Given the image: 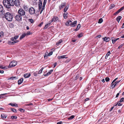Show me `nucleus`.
Listing matches in <instances>:
<instances>
[{"label": "nucleus", "instance_id": "nucleus-27", "mask_svg": "<svg viewBox=\"0 0 124 124\" xmlns=\"http://www.w3.org/2000/svg\"><path fill=\"white\" fill-rule=\"evenodd\" d=\"M80 24H78V25L77 28L75 30V31H77L80 28Z\"/></svg>", "mask_w": 124, "mask_h": 124}, {"label": "nucleus", "instance_id": "nucleus-33", "mask_svg": "<svg viewBox=\"0 0 124 124\" xmlns=\"http://www.w3.org/2000/svg\"><path fill=\"white\" fill-rule=\"evenodd\" d=\"M43 68H42L38 72V74L41 73L42 72V70Z\"/></svg>", "mask_w": 124, "mask_h": 124}, {"label": "nucleus", "instance_id": "nucleus-41", "mask_svg": "<svg viewBox=\"0 0 124 124\" xmlns=\"http://www.w3.org/2000/svg\"><path fill=\"white\" fill-rule=\"evenodd\" d=\"M67 14L66 13H64L63 17L64 19H66L67 18Z\"/></svg>", "mask_w": 124, "mask_h": 124}, {"label": "nucleus", "instance_id": "nucleus-50", "mask_svg": "<svg viewBox=\"0 0 124 124\" xmlns=\"http://www.w3.org/2000/svg\"><path fill=\"white\" fill-rule=\"evenodd\" d=\"M124 9V6L122 7L121 8L119 9V10H120V11H121L122 10Z\"/></svg>", "mask_w": 124, "mask_h": 124}, {"label": "nucleus", "instance_id": "nucleus-15", "mask_svg": "<svg viewBox=\"0 0 124 124\" xmlns=\"http://www.w3.org/2000/svg\"><path fill=\"white\" fill-rule=\"evenodd\" d=\"M42 2L40 0H39L38 2L39 8V9H41L42 5Z\"/></svg>", "mask_w": 124, "mask_h": 124}, {"label": "nucleus", "instance_id": "nucleus-35", "mask_svg": "<svg viewBox=\"0 0 124 124\" xmlns=\"http://www.w3.org/2000/svg\"><path fill=\"white\" fill-rule=\"evenodd\" d=\"M74 115L71 116L70 117L68 118V119L69 120H71L74 118Z\"/></svg>", "mask_w": 124, "mask_h": 124}, {"label": "nucleus", "instance_id": "nucleus-45", "mask_svg": "<svg viewBox=\"0 0 124 124\" xmlns=\"http://www.w3.org/2000/svg\"><path fill=\"white\" fill-rule=\"evenodd\" d=\"M83 36V34L82 33H80L78 35V37L79 38H81Z\"/></svg>", "mask_w": 124, "mask_h": 124}, {"label": "nucleus", "instance_id": "nucleus-4", "mask_svg": "<svg viewBox=\"0 0 124 124\" xmlns=\"http://www.w3.org/2000/svg\"><path fill=\"white\" fill-rule=\"evenodd\" d=\"M77 22V21H75L72 23L71 21L69 20L65 24L67 26L70 25L71 27H74L76 26Z\"/></svg>", "mask_w": 124, "mask_h": 124}, {"label": "nucleus", "instance_id": "nucleus-39", "mask_svg": "<svg viewBox=\"0 0 124 124\" xmlns=\"http://www.w3.org/2000/svg\"><path fill=\"white\" fill-rule=\"evenodd\" d=\"M120 12H121L120 10L119 9L117 12H116L115 13H114V15H116L119 13Z\"/></svg>", "mask_w": 124, "mask_h": 124}, {"label": "nucleus", "instance_id": "nucleus-11", "mask_svg": "<svg viewBox=\"0 0 124 124\" xmlns=\"http://www.w3.org/2000/svg\"><path fill=\"white\" fill-rule=\"evenodd\" d=\"M121 81V80L117 81L115 82L114 83L112 84H111V87L112 88V89L114 88L116 86V85L118 84Z\"/></svg>", "mask_w": 124, "mask_h": 124}, {"label": "nucleus", "instance_id": "nucleus-8", "mask_svg": "<svg viewBox=\"0 0 124 124\" xmlns=\"http://www.w3.org/2000/svg\"><path fill=\"white\" fill-rule=\"evenodd\" d=\"M13 6L15 5L16 7H18L20 5V2L19 0H13Z\"/></svg>", "mask_w": 124, "mask_h": 124}, {"label": "nucleus", "instance_id": "nucleus-1", "mask_svg": "<svg viewBox=\"0 0 124 124\" xmlns=\"http://www.w3.org/2000/svg\"><path fill=\"white\" fill-rule=\"evenodd\" d=\"M3 3L4 6L7 8L13 6V0H3Z\"/></svg>", "mask_w": 124, "mask_h": 124}, {"label": "nucleus", "instance_id": "nucleus-31", "mask_svg": "<svg viewBox=\"0 0 124 124\" xmlns=\"http://www.w3.org/2000/svg\"><path fill=\"white\" fill-rule=\"evenodd\" d=\"M68 8V6H66L65 8L64 9V12H66V11L67 10V9Z\"/></svg>", "mask_w": 124, "mask_h": 124}, {"label": "nucleus", "instance_id": "nucleus-40", "mask_svg": "<svg viewBox=\"0 0 124 124\" xmlns=\"http://www.w3.org/2000/svg\"><path fill=\"white\" fill-rule=\"evenodd\" d=\"M33 75L34 76H36L38 74V71H36V72H34L33 73Z\"/></svg>", "mask_w": 124, "mask_h": 124}, {"label": "nucleus", "instance_id": "nucleus-52", "mask_svg": "<svg viewBox=\"0 0 124 124\" xmlns=\"http://www.w3.org/2000/svg\"><path fill=\"white\" fill-rule=\"evenodd\" d=\"M117 78H115V79L112 82V84H113V83L114 82L117 80Z\"/></svg>", "mask_w": 124, "mask_h": 124}, {"label": "nucleus", "instance_id": "nucleus-10", "mask_svg": "<svg viewBox=\"0 0 124 124\" xmlns=\"http://www.w3.org/2000/svg\"><path fill=\"white\" fill-rule=\"evenodd\" d=\"M5 12L3 10V7L1 5H0V14L2 16L4 15Z\"/></svg>", "mask_w": 124, "mask_h": 124}, {"label": "nucleus", "instance_id": "nucleus-30", "mask_svg": "<svg viewBox=\"0 0 124 124\" xmlns=\"http://www.w3.org/2000/svg\"><path fill=\"white\" fill-rule=\"evenodd\" d=\"M17 118V117L16 116H12L11 117V118L12 119H16Z\"/></svg>", "mask_w": 124, "mask_h": 124}, {"label": "nucleus", "instance_id": "nucleus-62", "mask_svg": "<svg viewBox=\"0 0 124 124\" xmlns=\"http://www.w3.org/2000/svg\"><path fill=\"white\" fill-rule=\"evenodd\" d=\"M4 71L3 70H0V73H4Z\"/></svg>", "mask_w": 124, "mask_h": 124}, {"label": "nucleus", "instance_id": "nucleus-13", "mask_svg": "<svg viewBox=\"0 0 124 124\" xmlns=\"http://www.w3.org/2000/svg\"><path fill=\"white\" fill-rule=\"evenodd\" d=\"M119 38H117L116 39L114 37H112V38L110 40H111L112 42V43L113 44L115 43L117 41V40H119Z\"/></svg>", "mask_w": 124, "mask_h": 124}, {"label": "nucleus", "instance_id": "nucleus-28", "mask_svg": "<svg viewBox=\"0 0 124 124\" xmlns=\"http://www.w3.org/2000/svg\"><path fill=\"white\" fill-rule=\"evenodd\" d=\"M32 34V33L30 32L29 31H27L26 33V35H31Z\"/></svg>", "mask_w": 124, "mask_h": 124}, {"label": "nucleus", "instance_id": "nucleus-36", "mask_svg": "<svg viewBox=\"0 0 124 124\" xmlns=\"http://www.w3.org/2000/svg\"><path fill=\"white\" fill-rule=\"evenodd\" d=\"M11 110L13 112L16 113V109L12 108H11Z\"/></svg>", "mask_w": 124, "mask_h": 124}, {"label": "nucleus", "instance_id": "nucleus-19", "mask_svg": "<svg viewBox=\"0 0 124 124\" xmlns=\"http://www.w3.org/2000/svg\"><path fill=\"white\" fill-rule=\"evenodd\" d=\"M23 8L24 10L26 11H28V7H27V6L26 5H24L23 6Z\"/></svg>", "mask_w": 124, "mask_h": 124}, {"label": "nucleus", "instance_id": "nucleus-12", "mask_svg": "<svg viewBox=\"0 0 124 124\" xmlns=\"http://www.w3.org/2000/svg\"><path fill=\"white\" fill-rule=\"evenodd\" d=\"M52 21L54 22H58L59 21V18L57 16H54L52 18Z\"/></svg>", "mask_w": 124, "mask_h": 124}, {"label": "nucleus", "instance_id": "nucleus-44", "mask_svg": "<svg viewBox=\"0 0 124 124\" xmlns=\"http://www.w3.org/2000/svg\"><path fill=\"white\" fill-rule=\"evenodd\" d=\"M3 32H0V39L1 38L2 36H3Z\"/></svg>", "mask_w": 124, "mask_h": 124}, {"label": "nucleus", "instance_id": "nucleus-32", "mask_svg": "<svg viewBox=\"0 0 124 124\" xmlns=\"http://www.w3.org/2000/svg\"><path fill=\"white\" fill-rule=\"evenodd\" d=\"M103 21V19L102 18L100 19L99 20L98 23H101Z\"/></svg>", "mask_w": 124, "mask_h": 124}, {"label": "nucleus", "instance_id": "nucleus-48", "mask_svg": "<svg viewBox=\"0 0 124 124\" xmlns=\"http://www.w3.org/2000/svg\"><path fill=\"white\" fill-rule=\"evenodd\" d=\"M29 20L31 23H32L33 22V20L32 19H29Z\"/></svg>", "mask_w": 124, "mask_h": 124}, {"label": "nucleus", "instance_id": "nucleus-64", "mask_svg": "<svg viewBox=\"0 0 124 124\" xmlns=\"http://www.w3.org/2000/svg\"><path fill=\"white\" fill-rule=\"evenodd\" d=\"M121 28H124V23L123 24L122 26L121 27Z\"/></svg>", "mask_w": 124, "mask_h": 124}, {"label": "nucleus", "instance_id": "nucleus-37", "mask_svg": "<svg viewBox=\"0 0 124 124\" xmlns=\"http://www.w3.org/2000/svg\"><path fill=\"white\" fill-rule=\"evenodd\" d=\"M17 78V77H11L10 78V79L13 80L14 79H16Z\"/></svg>", "mask_w": 124, "mask_h": 124}, {"label": "nucleus", "instance_id": "nucleus-16", "mask_svg": "<svg viewBox=\"0 0 124 124\" xmlns=\"http://www.w3.org/2000/svg\"><path fill=\"white\" fill-rule=\"evenodd\" d=\"M102 39L104 41L106 42H108L110 40L109 38L106 37L102 38Z\"/></svg>", "mask_w": 124, "mask_h": 124}, {"label": "nucleus", "instance_id": "nucleus-20", "mask_svg": "<svg viewBox=\"0 0 124 124\" xmlns=\"http://www.w3.org/2000/svg\"><path fill=\"white\" fill-rule=\"evenodd\" d=\"M66 56V55H63L62 56H59L58 57V59H63L64 58H67V57H65Z\"/></svg>", "mask_w": 124, "mask_h": 124}, {"label": "nucleus", "instance_id": "nucleus-55", "mask_svg": "<svg viewBox=\"0 0 124 124\" xmlns=\"http://www.w3.org/2000/svg\"><path fill=\"white\" fill-rule=\"evenodd\" d=\"M119 102L118 101L117 103H115L114 104V106H116L118 104V103Z\"/></svg>", "mask_w": 124, "mask_h": 124}, {"label": "nucleus", "instance_id": "nucleus-34", "mask_svg": "<svg viewBox=\"0 0 124 124\" xmlns=\"http://www.w3.org/2000/svg\"><path fill=\"white\" fill-rule=\"evenodd\" d=\"M49 24L48 23L46 24L44 27V29H46L47 28Z\"/></svg>", "mask_w": 124, "mask_h": 124}, {"label": "nucleus", "instance_id": "nucleus-25", "mask_svg": "<svg viewBox=\"0 0 124 124\" xmlns=\"http://www.w3.org/2000/svg\"><path fill=\"white\" fill-rule=\"evenodd\" d=\"M122 18V17L121 16H118L116 18V20L118 23H119V21Z\"/></svg>", "mask_w": 124, "mask_h": 124}, {"label": "nucleus", "instance_id": "nucleus-7", "mask_svg": "<svg viewBox=\"0 0 124 124\" xmlns=\"http://www.w3.org/2000/svg\"><path fill=\"white\" fill-rule=\"evenodd\" d=\"M29 14L31 15H32L35 13V10L34 8L31 7L29 9Z\"/></svg>", "mask_w": 124, "mask_h": 124}, {"label": "nucleus", "instance_id": "nucleus-6", "mask_svg": "<svg viewBox=\"0 0 124 124\" xmlns=\"http://www.w3.org/2000/svg\"><path fill=\"white\" fill-rule=\"evenodd\" d=\"M17 62L16 61H12L9 64V68L13 67L15 66L17 64Z\"/></svg>", "mask_w": 124, "mask_h": 124}, {"label": "nucleus", "instance_id": "nucleus-54", "mask_svg": "<svg viewBox=\"0 0 124 124\" xmlns=\"http://www.w3.org/2000/svg\"><path fill=\"white\" fill-rule=\"evenodd\" d=\"M53 22V21H52V20L51 21H49V23H48L49 24V25H50V24Z\"/></svg>", "mask_w": 124, "mask_h": 124}, {"label": "nucleus", "instance_id": "nucleus-49", "mask_svg": "<svg viewBox=\"0 0 124 124\" xmlns=\"http://www.w3.org/2000/svg\"><path fill=\"white\" fill-rule=\"evenodd\" d=\"M123 100H124V98L123 97L120 100L119 102H122L123 101H124Z\"/></svg>", "mask_w": 124, "mask_h": 124}, {"label": "nucleus", "instance_id": "nucleus-18", "mask_svg": "<svg viewBox=\"0 0 124 124\" xmlns=\"http://www.w3.org/2000/svg\"><path fill=\"white\" fill-rule=\"evenodd\" d=\"M30 75L31 74L30 73H28L24 74V77L25 78L29 77L30 76Z\"/></svg>", "mask_w": 124, "mask_h": 124}, {"label": "nucleus", "instance_id": "nucleus-46", "mask_svg": "<svg viewBox=\"0 0 124 124\" xmlns=\"http://www.w3.org/2000/svg\"><path fill=\"white\" fill-rule=\"evenodd\" d=\"M109 78L108 77L106 78H105V80L106 82H108L109 80Z\"/></svg>", "mask_w": 124, "mask_h": 124}, {"label": "nucleus", "instance_id": "nucleus-56", "mask_svg": "<svg viewBox=\"0 0 124 124\" xmlns=\"http://www.w3.org/2000/svg\"><path fill=\"white\" fill-rule=\"evenodd\" d=\"M53 99V98H52V99H48L47 100L49 101H51Z\"/></svg>", "mask_w": 124, "mask_h": 124}, {"label": "nucleus", "instance_id": "nucleus-42", "mask_svg": "<svg viewBox=\"0 0 124 124\" xmlns=\"http://www.w3.org/2000/svg\"><path fill=\"white\" fill-rule=\"evenodd\" d=\"M26 106H29L30 107L32 106L33 105V104L31 103H30L26 104Z\"/></svg>", "mask_w": 124, "mask_h": 124}, {"label": "nucleus", "instance_id": "nucleus-24", "mask_svg": "<svg viewBox=\"0 0 124 124\" xmlns=\"http://www.w3.org/2000/svg\"><path fill=\"white\" fill-rule=\"evenodd\" d=\"M110 54V52L109 51L107 53L106 55L105 58L106 59H107L108 56L109 55V54Z\"/></svg>", "mask_w": 124, "mask_h": 124}, {"label": "nucleus", "instance_id": "nucleus-21", "mask_svg": "<svg viewBox=\"0 0 124 124\" xmlns=\"http://www.w3.org/2000/svg\"><path fill=\"white\" fill-rule=\"evenodd\" d=\"M65 3H62L61 4V5L60 7L59 8L60 9H61L65 7Z\"/></svg>", "mask_w": 124, "mask_h": 124}, {"label": "nucleus", "instance_id": "nucleus-51", "mask_svg": "<svg viewBox=\"0 0 124 124\" xmlns=\"http://www.w3.org/2000/svg\"><path fill=\"white\" fill-rule=\"evenodd\" d=\"M0 68L1 69H6V68L5 67H2V65H0Z\"/></svg>", "mask_w": 124, "mask_h": 124}, {"label": "nucleus", "instance_id": "nucleus-63", "mask_svg": "<svg viewBox=\"0 0 124 124\" xmlns=\"http://www.w3.org/2000/svg\"><path fill=\"white\" fill-rule=\"evenodd\" d=\"M62 122L61 121L57 123V124H62Z\"/></svg>", "mask_w": 124, "mask_h": 124}, {"label": "nucleus", "instance_id": "nucleus-58", "mask_svg": "<svg viewBox=\"0 0 124 124\" xmlns=\"http://www.w3.org/2000/svg\"><path fill=\"white\" fill-rule=\"evenodd\" d=\"M56 65H57V62H55V63H54V67H55L56 66Z\"/></svg>", "mask_w": 124, "mask_h": 124}, {"label": "nucleus", "instance_id": "nucleus-3", "mask_svg": "<svg viewBox=\"0 0 124 124\" xmlns=\"http://www.w3.org/2000/svg\"><path fill=\"white\" fill-rule=\"evenodd\" d=\"M4 15L5 18L8 21H11L12 20L13 17L10 13H6Z\"/></svg>", "mask_w": 124, "mask_h": 124}, {"label": "nucleus", "instance_id": "nucleus-5", "mask_svg": "<svg viewBox=\"0 0 124 124\" xmlns=\"http://www.w3.org/2000/svg\"><path fill=\"white\" fill-rule=\"evenodd\" d=\"M18 12L19 14L21 16H24L25 13V11L22 9L21 8H20L18 10Z\"/></svg>", "mask_w": 124, "mask_h": 124}, {"label": "nucleus", "instance_id": "nucleus-29", "mask_svg": "<svg viewBox=\"0 0 124 124\" xmlns=\"http://www.w3.org/2000/svg\"><path fill=\"white\" fill-rule=\"evenodd\" d=\"M18 110L22 112H23L25 111V110L23 109L19 108Z\"/></svg>", "mask_w": 124, "mask_h": 124}, {"label": "nucleus", "instance_id": "nucleus-60", "mask_svg": "<svg viewBox=\"0 0 124 124\" xmlns=\"http://www.w3.org/2000/svg\"><path fill=\"white\" fill-rule=\"evenodd\" d=\"M118 106H121L122 105V104L121 103H118Z\"/></svg>", "mask_w": 124, "mask_h": 124}, {"label": "nucleus", "instance_id": "nucleus-53", "mask_svg": "<svg viewBox=\"0 0 124 124\" xmlns=\"http://www.w3.org/2000/svg\"><path fill=\"white\" fill-rule=\"evenodd\" d=\"M43 24V22H42L38 26L39 27H41L42 25Z\"/></svg>", "mask_w": 124, "mask_h": 124}, {"label": "nucleus", "instance_id": "nucleus-23", "mask_svg": "<svg viewBox=\"0 0 124 124\" xmlns=\"http://www.w3.org/2000/svg\"><path fill=\"white\" fill-rule=\"evenodd\" d=\"M62 42V39H60L56 43V45L57 46H58Z\"/></svg>", "mask_w": 124, "mask_h": 124}, {"label": "nucleus", "instance_id": "nucleus-2", "mask_svg": "<svg viewBox=\"0 0 124 124\" xmlns=\"http://www.w3.org/2000/svg\"><path fill=\"white\" fill-rule=\"evenodd\" d=\"M19 37L18 35H16L14 37H12L11 38V41H8V42L9 44L11 45H13L19 42L18 40H17L16 39H17Z\"/></svg>", "mask_w": 124, "mask_h": 124}, {"label": "nucleus", "instance_id": "nucleus-14", "mask_svg": "<svg viewBox=\"0 0 124 124\" xmlns=\"http://www.w3.org/2000/svg\"><path fill=\"white\" fill-rule=\"evenodd\" d=\"M53 70H50L47 73L44 75L45 76H47L48 75H50L51 73L53 72Z\"/></svg>", "mask_w": 124, "mask_h": 124}, {"label": "nucleus", "instance_id": "nucleus-43", "mask_svg": "<svg viewBox=\"0 0 124 124\" xmlns=\"http://www.w3.org/2000/svg\"><path fill=\"white\" fill-rule=\"evenodd\" d=\"M15 104L16 103H9L8 104L9 105H11L12 106H15Z\"/></svg>", "mask_w": 124, "mask_h": 124}, {"label": "nucleus", "instance_id": "nucleus-47", "mask_svg": "<svg viewBox=\"0 0 124 124\" xmlns=\"http://www.w3.org/2000/svg\"><path fill=\"white\" fill-rule=\"evenodd\" d=\"M53 54V52L51 51L47 55V56H50L52 55Z\"/></svg>", "mask_w": 124, "mask_h": 124}, {"label": "nucleus", "instance_id": "nucleus-59", "mask_svg": "<svg viewBox=\"0 0 124 124\" xmlns=\"http://www.w3.org/2000/svg\"><path fill=\"white\" fill-rule=\"evenodd\" d=\"M114 107H112L109 110V111H111L114 108Z\"/></svg>", "mask_w": 124, "mask_h": 124}, {"label": "nucleus", "instance_id": "nucleus-61", "mask_svg": "<svg viewBox=\"0 0 124 124\" xmlns=\"http://www.w3.org/2000/svg\"><path fill=\"white\" fill-rule=\"evenodd\" d=\"M119 93H117L116 96V98L117 97H118V96L119 95Z\"/></svg>", "mask_w": 124, "mask_h": 124}, {"label": "nucleus", "instance_id": "nucleus-26", "mask_svg": "<svg viewBox=\"0 0 124 124\" xmlns=\"http://www.w3.org/2000/svg\"><path fill=\"white\" fill-rule=\"evenodd\" d=\"M1 117L2 118H6L7 117V116L5 115L4 114H1Z\"/></svg>", "mask_w": 124, "mask_h": 124}, {"label": "nucleus", "instance_id": "nucleus-38", "mask_svg": "<svg viewBox=\"0 0 124 124\" xmlns=\"http://www.w3.org/2000/svg\"><path fill=\"white\" fill-rule=\"evenodd\" d=\"M115 6V5L114 4H111L109 8L110 9H111L113 8Z\"/></svg>", "mask_w": 124, "mask_h": 124}, {"label": "nucleus", "instance_id": "nucleus-17", "mask_svg": "<svg viewBox=\"0 0 124 124\" xmlns=\"http://www.w3.org/2000/svg\"><path fill=\"white\" fill-rule=\"evenodd\" d=\"M23 78H22L21 79H19L18 81V83L19 85L21 84L23 82Z\"/></svg>", "mask_w": 124, "mask_h": 124}, {"label": "nucleus", "instance_id": "nucleus-57", "mask_svg": "<svg viewBox=\"0 0 124 124\" xmlns=\"http://www.w3.org/2000/svg\"><path fill=\"white\" fill-rule=\"evenodd\" d=\"M89 99V98H87L85 100V101H88Z\"/></svg>", "mask_w": 124, "mask_h": 124}, {"label": "nucleus", "instance_id": "nucleus-9", "mask_svg": "<svg viewBox=\"0 0 124 124\" xmlns=\"http://www.w3.org/2000/svg\"><path fill=\"white\" fill-rule=\"evenodd\" d=\"M15 18L16 20L18 21H21L22 20L21 16L19 14L16 15L15 16Z\"/></svg>", "mask_w": 124, "mask_h": 124}, {"label": "nucleus", "instance_id": "nucleus-22", "mask_svg": "<svg viewBox=\"0 0 124 124\" xmlns=\"http://www.w3.org/2000/svg\"><path fill=\"white\" fill-rule=\"evenodd\" d=\"M25 36H26V33H24L21 36L20 38V39H22L23 38H24Z\"/></svg>", "mask_w": 124, "mask_h": 124}]
</instances>
